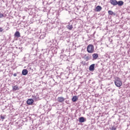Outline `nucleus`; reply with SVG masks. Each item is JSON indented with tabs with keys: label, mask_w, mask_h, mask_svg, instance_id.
Instances as JSON below:
<instances>
[{
	"label": "nucleus",
	"mask_w": 130,
	"mask_h": 130,
	"mask_svg": "<svg viewBox=\"0 0 130 130\" xmlns=\"http://www.w3.org/2000/svg\"><path fill=\"white\" fill-rule=\"evenodd\" d=\"M79 122H85V118L83 117H81L79 118Z\"/></svg>",
	"instance_id": "f8f14e48"
},
{
	"label": "nucleus",
	"mask_w": 130,
	"mask_h": 130,
	"mask_svg": "<svg viewBox=\"0 0 130 130\" xmlns=\"http://www.w3.org/2000/svg\"><path fill=\"white\" fill-rule=\"evenodd\" d=\"M64 52V50H61V52Z\"/></svg>",
	"instance_id": "5701e85b"
},
{
	"label": "nucleus",
	"mask_w": 130,
	"mask_h": 130,
	"mask_svg": "<svg viewBox=\"0 0 130 130\" xmlns=\"http://www.w3.org/2000/svg\"><path fill=\"white\" fill-rule=\"evenodd\" d=\"M14 77H17V73H15L13 74Z\"/></svg>",
	"instance_id": "4be33fe9"
},
{
	"label": "nucleus",
	"mask_w": 130,
	"mask_h": 130,
	"mask_svg": "<svg viewBox=\"0 0 130 130\" xmlns=\"http://www.w3.org/2000/svg\"><path fill=\"white\" fill-rule=\"evenodd\" d=\"M87 51L88 53H93L94 52V46L92 44L87 46Z\"/></svg>",
	"instance_id": "f257e3e1"
},
{
	"label": "nucleus",
	"mask_w": 130,
	"mask_h": 130,
	"mask_svg": "<svg viewBox=\"0 0 130 130\" xmlns=\"http://www.w3.org/2000/svg\"><path fill=\"white\" fill-rule=\"evenodd\" d=\"M95 10H96V12H100V11H101V10H102V7H101V6H98L95 8Z\"/></svg>",
	"instance_id": "9b49d317"
},
{
	"label": "nucleus",
	"mask_w": 130,
	"mask_h": 130,
	"mask_svg": "<svg viewBox=\"0 0 130 130\" xmlns=\"http://www.w3.org/2000/svg\"><path fill=\"white\" fill-rule=\"evenodd\" d=\"M82 63H83L84 64H85V61H82Z\"/></svg>",
	"instance_id": "b1692460"
},
{
	"label": "nucleus",
	"mask_w": 130,
	"mask_h": 130,
	"mask_svg": "<svg viewBox=\"0 0 130 130\" xmlns=\"http://www.w3.org/2000/svg\"><path fill=\"white\" fill-rule=\"evenodd\" d=\"M89 71L90 72H94L95 71V64H92L89 66Z\"/></svg>",
	"instance_id": "20e7f679"
},
{
	"label": "nucleus",
	"mask_w": 130,
	"mask_h": 130,
	"mask_svg": "<svg viewBox=\"0 0 130 130\" xmlns=\"http://www.w3.org/2000/svg\"><path fill=\"white\" fill-rule=\"evenodd\" d=\"M33 102H34V101L32 99H29L27 101V104H28V105H31V104H32Z\"/></svg>",
	"instance_id": "423d86ee"
},
{
	"label": "nucleus",
	"mask_w": 130,
	"mask_h": 130,
	"mask_svg": "<svg viewBox=\"0 0 130 130\" xmlns=\"http://www.w3.org/2000/svg\"><path fill=\"white\" fill-rule=\"evenodd\" d=\"M92 57L94 60H96L97 58H98V57H99V55L97 53H94L92 54Z\"/></svg>",
	"instance_id": "0eeeda50"
},
{
	"label": "nucleus",
	"mask_w": 130,
	"mask_h": 130,
	"mask_svg": "<svg viewBox=\"0 0 130 130\" xmlns=\"http://www.w3.org/2000/svg\"><path fill=\"white\" fill-rule=\"evenodd\" d=\"M77 100H78V96H74L72 99V101H73V102H76Z\"/></svg>",
	"instance_id": "2eb2a0df"
},
{
	"label": "nucleus",
	"mask_w": 130,
	"mask_h": 130,
	"mask_svg": "<svg viewBox=\"0 0 130 130\" xmlns=\"http://www.w3.org/2000/svg\"><path fill=\"white\" fill-rule=\"evenodd\" d=\"M3 30L4 29H3V28L0 27V32H3Z\"/></svg>",
	"instance_id": "412c9836"
},
{
	"label": "nucleus",
	"mask_w": 130,
	"mask_h": 130,
	"mask_svg": "<svg viewBox=\"0 0 130 130\" xmlns=\"http://www.w3.org/2000/svg\"><path fill=\"white\" fill-rule=\"evenodd\" d=\"M110 3L113 6H117V1L116 0H110Z\"/></svg>",
	"instance_id": "39448f33"
},
{
	"label": "nucleus",
	"mask_w": 130,
	"mask_h": 130,
	"mask_svg": "<svg viewBox=\"0 0 130 130\" xmlns=\"http://www.w3.org/2000/svg\"><path fill=\"white\" fill-rule=\"evenodd\" d=\"M110 129H111V130H116V127H115V126H113L112 127H110Z\"/></svg>",
	"instance_id": "a211bd4d"
},
{
	"label": "nucleus",
	"mask_w": 130,
	"mask_h": 130,
	"mask_svg": "<svg viewBox=\"0 0 130 130\" xmlns=\"http://www.w3.org/2000/svg\"><path fill=\"white\" fill-rule=\"evenodd\" d=\"M15 37H17V38H19V37H21V35L20 34V32L17 31L15 34H14Z\"/></svg>",
	"instance_id": "6e6552de"
},
{
	"label": "nucleus",
	"mask_w": 130,
	"mask_h": 130,
	"mask_svg": "<svg viewBox=\"0 0 130 130\" xmlns=\"http://www.w3.org/2000/svg\"><path fill=\"white\" fill-rule=\"evenodd\" d=\"M0 117H1V119H5L6 118V115H1Z\"/></svg>",
	"instance_id": "6ab92c4d"
},
{
	"label": "nucleus",
	"mask_w": 130,
	"mask_h": 130,
	"mask_svg": "<svg viewBox=\"0 0 130 130\" xmlns=\"http://www.w3.org/2000/svg\"><path fill=\"white\" fill-rule=\"evenodd\" d=\"M115 85L116 87H121L122 85V83L121 82V80L120 78H117L116 80L114 81Z\"/></svg>",
	"instance_id": "f03ea898"
},
{
	"label": "nucleus",
	"mask_w": 130,
	"mask_h": 130,
	"mask_svg": "<svg viewBox=\"0 0 130 130\" xmlns=\"http://www.w3.org/2000/svg\"><path fill=\"white\" fill-rule=\"evenodd\" d=\"M123 1H118V2H117V5H118V6H123Z\"/></svg>",
	"instance_id": "ddd939ff"
},
{
	"label": "nucleus",
	"mask_w": 130,
	"mask_h": 130,
	"mask_svg": "<svg viewBox=\"0 0 130 130\" xmlns=\"http://www.w3.org/2000/svg\"><path fill=\"white\" fill-rule=\"evenodd\" d=\"M22 74L23 76H26V75L28 74V71L26 69H24L22 70Z\"/></svg>",
	"instance_id": "9d476101"
},
{
	"label": "nucleus",
	"mask_w": 130,
	"mask_h": 130,
	"mask_svg": "<svg viewBox=\"0 0 130 130\" xmlns=\"http://www.w3.org/2000/svg\"><path fill=\"white\" fill-rule=\"evenodd\" d=\"M67 29H68V30H72L73 29V25L72 24H68L67 26Z\"/></svg>",
	"instance_id": "4468645a"
},
{
	"label": "nucleus",
	"mask_w": 130,
	"mask_h": 130,
	"mask_svg": "<svg viewBox=\"0 0 130 130\" xmlns=\"http://www.w3.org/2000/svg\"><path fill=\"white\" fill-rule=\"evenodd\" d=\"M12 89L13 91H17V90H19V87L17 85H15L12 87Z\"/></svg>",
	"instance_id": "dca6fc26"
},
{
	"label": "nucleus",
	"mask_w": 130,
	"mask_h": 130,
	"mask_svg": "<svg viewBox=\"0 0 130 130\" xmlns=\"http://www.w3.org/2000/svg\"><path fill=\"white\" fill-rule=\"evenodd\" d=\"M85 58L86 61H88V60H89L91 59V57H90V56L88 55L86 57H85Z\"/></svg>",
	"instance_id": "f3484780"
},
{
	"label": "nucleus",
	"mask_w": 130,
	"mask_h": 130,
	"mask_svg": "<svg viewBox=\"0 0 130 130\" xmlns=\"http://www.w3.org/2000/svg\"><path fill=\"white\" fill-rule=\"evenodd\" d=\"M4 17V14L0 13V18H2Z\"/></svg>",
	"instance_id": "aec40b11"
},
{
	"label": "nucleus",
	"mask_w": 130,
	"mask_h": 130,
	"mask_svg": "<svg viewBox=\"0 0 130 130\" xmlns=\"http://www.w3.org/2000/svg\"><path fill=\"white\" fill-rule=\"evenodd\" d=\"M65 100H66V99H64V98L62 96H59L57 98V101L60 103H62V102H64Z\"/></svg>",
	"instance_id": "7ed1b4c3"
},
{
	"label": "nucleus",
	"mask_w": 130,
	"mask_h": 130,
	"mask_svg": "<svg viewBox=\"0 0 130 130\" xmlns=\"http://www.w3.org/2000/svg\"><path fill=\"white\" fill-rule=\"evenodd\" d=\"M108 14H109V15H110V16H113V15L115 16L116 15V13L113 12L111 10L108 11Z\"/></svg>",
	"instance_id": "1a4fd4ad"
}]
</instances>
